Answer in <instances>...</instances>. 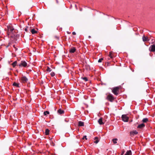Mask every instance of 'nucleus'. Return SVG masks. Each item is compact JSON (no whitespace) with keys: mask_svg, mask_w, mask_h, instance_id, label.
<instances>
[{"mask_svg":"<svg viewBox=\"0 0 155 155\" xmlns=\"http://www.w3.org/2000/svg\"><path fill=\"white\" fill-rule=\"evenodd\" d=\"M98 122L100 125H102L104 124L103 122L102 118H100L98 120Z\"/></svg>","mask_w":155,"mask_h":155,"instance_id":"f8f14e48","label":"nucleus"},{"mask_svg":"<svg viewBox=\"0 0 155 155\" xmlns=\"http://www.w3.org/2000/svg\"><path fill=\"white\" fill-rule=\"evenodd\" d=\"M50 75L51 77H54L55 75V73L54 72H52L51 73Z\"/></svg>","mask_w":155,"mask_h":155,"instance_id":"a878e982","label":"nucleus"},{"mask_svg":"<svg viewBox=\"0 0 155 155\" xmlns=\"http://www.w3.org/2000/svg\"><path fill=\"white\" fill-rule=\"evenodd\" d=\"M75 6L76 7V8H77V5H75Z\"/></svg>","mask_w":155,"mask_h":155,"instance_id":"e433bc0d","label":"nucleus"},{"mask_svg":"<svg viewBox=\"0 0 155 155\" xmlns=\"http://www.w3.org/2000/svg\"><path fill=\"white\" fill-rule=\"evenodd\" d=\"M84 123L81 121H79L78 122V125L79 126H84Z\"/></svg>","mask_w":155,"mask_h":155,"instance_id":"ddd939ff","label":"nucleus"},{"mask_svg":"<svg viewBox=\"0 0 155 155\" xmlns=\"http://www.w3.org/2000/svg\"><path fill=\"white\" fill-rule=\"evenodd\" d=\"M106 98L107 100L111 102H113L115 99L113 96V95L111 94H108Z\"/></svg>","mask_w":155,"mask_h":155,"instance_id":"20e7f679","label":"nucleus"},{"mask_svg":"<svg viewBox=\"0 0 155 155\" xmlns=\"http://www.w3.org/2000/svg\"><path fill=\"white\" fill-rule=\"evenodd\" d=\"M120 87H114L112 90L113 93L116 95H117L118 94L119 90Z\"/></svg>","mask_w":155,"mask_h":155,"instance_id":"f03ea898","label":"nucleus"},{"mask_svg":"<svg viewBox=\"0 0 155 155\" xmlns=\"http://www.w3.org/2000/svg\"><path fill=\"white\" fill-rule=\"evenodd\" d=\"M117 138L114 139L112 140V141L113 143L114 144L116 143H117Z\"/></svg>","mask_w":155,"mask_h":155,"instance_id":"4be33fe9","label":"nucleus"},{"mask_svg":"<svg viewBox=\"0 0 155 155\" xmlns=\"http://www.w3.org/2000/svg\"><path fill=\"white\" fill-rule=\"evenodd\" d=\"M8 31L7 34L9 35L10 34L12 33L13 34L14 32V28L11 25H8L7 26Z\"/></svg>","mask_w":155,"mask_h":155,"instance_id":"f257e3e1","label":"nucleus"},{"mask_svg":"<svg viewBox=\"0 0 155 155\" xmlns=\"http://www.w3.org/2000/svg\"><path fill=\"white\" fill-rule=\"evenodd\" d=\"M138 132L136 130H133L130 132V134L131 136H134L138 134Z\"/></svg>","mask_w":155,"mask_h":155,"instance_id":"9d476101","label":"nucleus"},{"mask_svg":"<svg viewBox=\"0 0 155 155\" xmlns=\"http://www.w3.org/2000/svg\"><path fill=\"white\" fill-rule=\"evenodd\" d=\"M8 46H7V47H8Z\"/></svg>","mask_w":155,"mask_h":155,"instance_id":"4c0bfd02","label":"nucleus"},{"mask_svg":"<svg viewBox=\"0 0 155 155\" xmlns=\"http://www.w3.org/2000/svg\"><path fill=\"white\" fill-rule=\"evenodd\" d=\"M88 38H91V36H88Z\"/></svg>","mask_w":155,"mask_h":155,"instance_id":"c9c22d12","label":"nucleus"},{"mask_svg":"<svg viewBox=\"0 0 155 155\" xmlns=\"http://www.w3.org/2000/svg\"><path fill=\"white\" fill-rule=\"evenodd\" d=\"M121 118L122 120L125 122H127L129 119V117L127 114H123L122 115Z\"/></svg>","mask_w":155,"mask_h":155,"instance_id":"39448f33","label":"nucleus"},{"mask_svg":"<svg viewBox=\"0 0 155 155\" xmlns=\"http://www.w3.org/2000/svg\"><path fill=\"white\" fill-rule=\"evenodd\" d=\"M49 130L48 129H46L45 132L46 135H48L49 134Z\"/></svg>","mask_w":155,"mask_h":155,"instance_id":"b1692460","label":"nucleus"},{"mask_svg":"<svg viewBox=\"0 0 155 155\" xmlns=\"http://www.w3.org/2000/svg\"><path fill=\"white\" fill-rule=\"evenodd\" d=\"M72 33L73 35H75L76 34V33L75 32H73Z\"/></svg>","mask_w":155,"mask_h":155,"instance_id":"7c9ffc66","label":"nucleus"},{"mask_svg":"<svg viewBox=\"0 0 155 155\" xmlns=\"http://www.w3.org/2000/svg\"><path fill=\"white\" fill-rule=\"evenodd\" d=\"M145 126V124H144L142 123V124H141L137 126V128H138L142 129V128H143Z\"/></svg>","mask_w":155,"mask_h":155,"instance_id":"9b49d317","label":"nucleus"},{"mask_svg":"<svg viewBox=\"0 0 155 155\" xmlns=\"http://www.w3.org/2000/svg\"><path fill=\"white\" fill-rule=\"evenodd\" d=\"M82 79L85 81H87L88 80V79L86 77L82 78Z\"/></svg>","mask_w":155,"mask_h":155,"instance_id":"bb28decb","label":"nucleus"},{"mask_svg":"<svg viewBox=\"0 0 155 155\" xmlns=\"http://www.w3.org/2000/svg\"><path fill=\"white\" fill-rule=\"evenodd\" d=\"M56 2H57V3H58V0H56Z\"/></svg>","mask_w":155,"mask_h":155,"instance_id":"f704fd0d","label":"nucleus"},{"mask_svg":"<svg viewBox=\"0 0 155 155\" xmlns=\"http://www.w3.org/2000/svg\"><path fill=\"white\" fill-rule=\"evenodd\" d=\"M149 50L151 52H154L155 51V45H151L149 48Z\"/></svg>","mask_w":155,"mask_h":155,"instance_id":"0eeeda50","label":"nucleus"},{"mask_svg":"<svg viewBox=\"0 0 155 155\" xmlns=\"http://www.w3.org/2000/svg\"><path fill=\"white\" fill-rule=\"evenodd\" d=\"M103 60V58H101L99 59L98 60V62H101Z\"/></svg>","mask_w":155,"mask_h":155,"instance_id":"cd10ccee","label":"nucleus"},{"mask_svg":"<svg viewBox=\"0 0 155 155\" xmlns=\"http://www.w3.org/2000/svg\"><path fill=\"white\" fill-rule=\"evenodd\" d=\"M124 153V152H123L120 155H123Z\"/></svg>","mask_w":155,"mask_h":155,"instance_id":"72a5a7b5","label":"nucleus"},{"mask_svg":"<svg viewBox=\"0 0 155 155\" xmlns=\"http://www.w3.org/2000/svg\"><path fill=\"white\" fill-rule=\"evenodd\" d=\"M58 112L60 114H62L64 113V111L63 110H62L61 109H59L58 110Z\"/></svg>","mask_w":155,"mask_h":155,"instance_id":"2eb2a0df","label":"nucleus"},{"mask_svg":"<svg viewBox=\"0 0 155 155\" xmlns=\"http://www.w3.org/2000/svg\"><path fill=\"white\" fill-rule=\"evenodd\" d=\"M28 80V79L25 76H22L21 78V82L23 83L27 82Z\"/></svg>","mask_w":155,"mask_h":155,"instance_id":"423d86ee","label":"nucleus"},{"mask_svg":"<svg viewBox=\"0 0 155 155\" xmlns=\"http://www.w3.org/2000/svg\"><path fill=\"white\" fill-rule=\"evenodd\" d=\"M28 27H26V28H25V31H26V32H27L28 31Z\"/></svg>","mask_w":155,"mask_h":155,"instance_id":"c756f323","label":"nucleus"},{"mask_svg":"<svg viewBox=\"0 0 155 155\" xmlns=\"http://www.w3.org/2000/svg\"><path fill=\"white\" fill-rule=\"evenodd\" d=\"M51 70H52L48 66L47 67V68L46 69V71H47L50 72L51 71Z\"/></svg>","mask_w":155,"mask_h":155,"instance_id":"5701e85b","label":"nucleus"},{"mask_svg":"<svg viewBox=\"0 0 155 155\" xmlns=\"http://www.w3.org/2000/svg\"><path fill=\"white\" fill-rule=\"evenodd\" d=\"M31 32L33 34H36L37 33V31H35L34 29H32L31 30Z\"/></svg>","mask_w":155,"mask_h":155,"instance_id":"a211bd4d","label":"nucleus"},{"mask_svg":"<svg viewBox=\"0 0 155 155\" xmlns=\"http://www.w3.org/2000/svg\"><path fill=\"white\" fill-rule=\"evenodd\" d=\"M143 41L144 42L148 41L150 40V39L147 37H145L144 35H143L142 37Z\"/></svg>","mask_w":155,"mask_h":155,"instance_id":"1a4fd4ad","label":"nucleus"},{"mask_svg":"<svg viewBox=\"0 0 155 155\" xmlns=\"http://www.w3.org/2000/svg\"><path fill=\"white\" fill-rule=\"evenodd\" d=\"M83 139H85L86 140H87V136H84L82 138Z\"/></svg>","mask_w":155,"mask_h":155,"instance_id":"c85d7f7f","label":"nucleus"},{"mask_svg":"<svg viewBox=\"0 0 155 155\" xmlns=\"http://www.w3.org/2000/svg\"><path fill=\"white\" fill-rule=\"evenodd\" d=\"M17 61H15L14 62L12 63V65L13 66V67H15L17 65Z\"/></svg>","mask_w":155,"mask_h":155,"instance_id":"aec40b11","label":"nucleus"},{"mask_svg":"<svg viewBox=\"0 0 155 155\" xmlns=\"http://www.w3.org/2000/svg\"><path fill=\"white\" fill-rule=\"evenodd\" d=\"M148 119L147 118H144L142 120V121L143 123H146L148 121Z\"/></svg>","mask_w":155,"mask_h":155,"instance_id":"412c9836","label":"nucleus"},{"mask_svg":"<svg viewBox=\"0 0 155 155\" xmlns=\"http://www.w3.org/2000/svg\"><path fill=\"white\" fill-rule=\"evenodd\" d=\"M76 49L74 47H72L69 49V52L71 53H74L76 51Z\"/></svg>","mask_w":155,"mask_h":155,"instance_id":"6e6552de","label":"nucleus"},{"mask_svg":"<svg viewBox=\"0 0 155 155\" xmlns=\"http://www.w3.org/2000/svg\"><path fill=\"white\" fill-rule=\"evenodd\" d=\"M13 47L14 48H15V50H17V48H16L15 47V45H13Z\"/></svg>","mask_w":155,"mask_h":155,"instance_id":"2f4dec72","label":"nucleus"},{"mask_svg":"<svg viewBox=\"0 0 155 155\" xmlns=\"http://www.w3.org/2000/svg\"><path fill=\"white\" fill-rule=\"evenodd\" d=\"M20 67L26 68L28 67L27 63L25 61H22L18 65Z\"/></svg>","mask_w":155,"mask_h":155,"instance_id":"7ed1b4c3","label":"nucleus"},{"mask_svg":"<svg viewBox=\"0 0 155 155\" xmlns=\"http://www.w3.org/2000/svg\"><path fill=\"white\" fill-rule=\"evenodd\" d=\"M112 52L110 51L109 52L108 56L110 58H113V56L112 55ZM109 59H110V58H109Z\"/></svg>","mask_w":155,"mask_h":155,"instance_id":"f3484780","label":"nucleus"},{"mask_svg":"<svg viewBox=\"0 0 155 155\" xmlns=\"http://www.w3.org/2000/svg\"><path fill=\"white\" fill-rule=\"evenodd\" d=\"M49 112L48 111H45L44 113V114L45 116H46L48 114H49Z\"/></svg>","mask_w":155,"mask_h":155,"instance_id":"393cba45","label":"nucleus"},{"mask_svg":"<svg viewBox=\"0 0 155 155\" xmlns=\"http://www.w3.org/2000/svg\"><path fill=\"white\" fill-rule=\"evenodd\" d=\"M132 153L130 150L127 151L125 155H131Z\"/></svg>","mask_w":155,"mask_h":155,"instance_id":"dca6fc26","label":"nucleus"},{"mask_svg":"<svg viewBox=\"0 0 155 155\" xmlns=\"http://www.w3.org/2000/svg\"><path fill=\"white\" fill-rule=\"evenodd\" d=\"M55 38H57V39H59V37L57 36H55Z\"/></svg>","mask_w":155,"mask_h":155,"instance_id":"473e14b6","label":"nucleus"},{"mask_svg":"<svg viewBox=\"0 0 155 155\" xmlns=\"http://www.w3.org/2000/svg\"><path fill=\"white\" fill-rule=\"evenodd\" d=\"M13 86H16L17 87H19V84L18 83H17L16 82H14L13 84Z\"/></svg>","mask_w":155,"mask_h":155,"instance_id":"6ab92c4d","label":"nucleus"},{"mask_svg":"<svg viewBox=\"0 0 155 155\" xmlns=\"http://www.w3.org/2000/svg\"><path fill=\"white\" fill-rule=\"evenodd\" d=\"M94 139L95 140L94 142L95 143H97L99 141L98 138L97 137H95Z\"/></svg>","mask_w":155,"mask_h":155,"instance_id":"4468645a","label":"nucleus"}]
</instances>
